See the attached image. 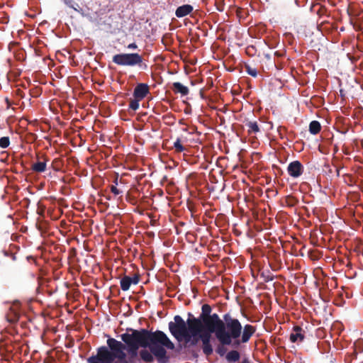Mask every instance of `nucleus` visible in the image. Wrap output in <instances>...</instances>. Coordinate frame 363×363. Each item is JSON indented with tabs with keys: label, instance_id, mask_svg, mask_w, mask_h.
<instances>
[{
	"label": "nucleus",
	"instance_id": "obj_1",
	"mask_svg": "<svg viewBox=\"0 0 363 363\" xmlns=\"http://www.w3.org/2000/svg\"><path fill=\"white\" fill-rule=\"evenodd\" d=\"M120 337L121 341L113 337L106 341L111 363H151L155 358L158 363H169L166 349L175 347L167 335L158 330L152 332L128 328Z\"/></svg>",
	"mask_w": 363,
	"mask_h": 363
},
{
	"label": "nucleus",
	"instance_id": "obj_2",
	"mask_svg": "<svg viewBox=\"0 0 363 363\" xmlns=\"http://www.w3.org/2000/svg\"><path fill=\"white\" fill-rule=\"evenodd\" d=\"M169 330L172 335L179 342L184 340L186 343L190 342V345H196L199 340L201 342V349L203 353L208 357L213 352V346L211 343V334L214 332H210L209 329H201L200 332L194 334L186 329L183 331L182 329L173 325L171 321L168 324Z\"/></svg>",
	"mask_w": 363,
	"mask_h": 363
},
{
	"label": "nucleus",
	"instance_id": "obj_3",
	"mask_svg": "<svg viewBox=\"0 0 363 363\" xmlns=\"http://www.w3.org/2000/svg\"><path fill=\"white\" fill-rule=\"evenodd\" d=\"M223 318L225 322L215 335L216 339L220 343L233 344V347H238L242 330L241 323L229 313H225Z\"/></svg>",
	"mask_w": 363,
	"mask_h": 363
},
{
	"label": "nucleus",
	"instance_id": "obj_4",
	"mask_svg": "<svg viewBox=\"0 0 363 363\" xmlns=\"http://www.w3.org/2000/svg\"><path fill=\"white\" fill-rule=\"evenodd\" d=\"M212 308L208 304H203L201 306V313L198 318L194 317L191 313H188L186 321L179 315L174 317L173 325L185 331L186 329L193 333L194 335L200 332V328L203 327V323H207L206 319L211 314Z\"/></svg>",
	"mask_w": 363,
	"mask_h": 363
},
{
	"label": "nucleus",
	"instance_id": "obj_5",
	"mask_svg": "<svg viewBox=\"0 0 363 363\" xmlns=\"http://www.w3.org/2000/svg\"><path fill=\"white\" fill-rule=\"evenodd\" d=\"M113 62L120 66H137L143 70L147 69V65L144 62L143 57L138 53H121L113 57Z\"/></svg>",
	"mask_w": 363,
	"mask_h": 363
},
{
	"label": "nucleus",
	"instance_id": "obj_6",
	"mask_svg": "<svg viewBox=\"0 0 363 363\" xmlns=\"http://www.w3.org/2000/svg\"><path fill=\"white\" fill-rule=\"evenodd\" d=\"M206 320L207 323H203V327L200 328V331L201 329H209L210 332H214L215 335L225 322L224 318L221 319L217 313L211 314Z\"/></svg>",
	"mask_w": 363,
	"mask_h": 363
},
{
	"label": "nucleus",
	"instance_id": "obj_7",
	"mask_svg": "<svg viewBox=\"0 0 363 363\" xmlns=\"http://www.w3.org/2000/svg\"><path fill=\"white\" fill-rule=\"evenodd\" d=\"M88 363H111L108 354V347L106 346L99 347L96 354L87 358Z\"/></svg>",
	"mask_w": 363,
	"mask_h": 363
},
{
	"label": "nucleus",
	"instance_id": "obj_8",
	"mask_svg": "<svg viewBox=\"0 0 363 363\" xmlns=\"http://www.w3.org/2000/svg\"><path fill=\"white\" fill-rule=\"evenodd\" d=\"M287 172L291 177L297 178L303 174V166L298 160L293 161L289 164Z\"/></svg>",
	"mask_w": 363,
	"mask_h": 363
},
{
	"label": "nucleus",
	"instance_id": "obj_9",
	"mask_svg": "<svg viewBox=\"0 0 363 363\" xmlns=\"http://www.w3.org/2000/svg\"><path fill=\"white\" fill-rule=\"evenodd\" d=\"M150 92L149 86L147 84L140 83L136 85L133 91V96L135 99H143Z\"/></svg>",
	"mask_w": 363,
	"mask_h": 363
},
{
	"label": "nucleus",
	"instance_id": "obj_10",
	"mask_svg": "<svg viewBox=\"0 0 363 363\" xmlns=\"http://www.w3.org/2000/svg\"><path fill=\"white\" fill-rule=\"evenodd\" d=\"M255 331V328L251 325L247 324L242 327V334L240 337V344L247 342Z\"/></svg>",
	"mask_w": 363,
	"mask_h": 363
},
{
	"label": "nucleus",
	"instance_id": "obj_11",
	"mask_svg": "<svg viewBox=\"0 0 363 363\" xmlns=\"http://www.w3.org/2000/svg\"><path fill=\"white\" fill-rule=\"evenodd\" d=\"M305 337V330L300 326L296 325L290 335V340L292 342H302Z\"/></svg>",
	"mask_w": 363,
	"mask_h": 363
},
{
	"label": "nucleus",
	"instance_id": "obj_12",
	"mask_svg": "<svg viewBox=\"0 0 363 363\" xmlns=\"http://www.w3.org/2000/svg\"><path fill=\"white\" fill-rule=\"evenodd\" d=\"M18 302L15 303L6 314V319L11 323L18 322L20 318V313L18 311Z\"/></svg>",
	"mask_w": 363,
	"mask_h": 363
},
{
	"label": "nucleus",
	"instance_id": "obj_13",
	"mask_svg": "<svg viewBox=\"0 0 363 363\" xmlns=\"http://www.w3.org/2000/svg\"><path fill=\"white\" fill-rule=\"evenodd\" d=\"M194 10V8L190 4H184L179 6L175 11V15L177 18H183L190 14Z\"/></svg>",
	"mask_w": 363,
	"mask_h": 363
},
{
	"label": "nucleus",
	"instance_id": "obj_14",
	"mask_svg": "<svg viewBox=\"0 0 363 363\" xmlns=\"http://www.w3.org/2000/svg\"><path fill=\"white\" fill-rule=\"evenodd\" d=\"M43 161H38L32 164L31 169L33 171L41 173L45 171L47 162L49 161L45 155L42 156Z\"/></svg>",
	"mask_w": 363,
	"mask_h": 363
},
{
	"label": "nucleus",
	"instance_id": "obj_15",
	"mask_svg": "<svg viewBox=\"0 0 363 363\" xmlns=\"http://www.w3.org/2000/svg\"><path fill=\"white\" fill-rule=\"evenodd\" d=\"M172 90L174 91V93H179L182 96H186L187 94H189V88L186 86H184L180 82H174L172 84Z\"/></svg>",
	"mask_w": 363,
	"mask_h": 363
},
{
	"label": "nucleus",
	"instance_id": "obj_16",
	"mask_svg": "<svg viewBox=\"0 0 363 363\" xmlns=\"http://www.w3.org/2000/svg\"><path fill=\"white\" fill-rule=\"evenodd\" d=\"M240 354L237 350H231L225 354V359L229 363H235L240 360Z\"/></svg>",
	"mask_w": 363,
	"mask_h": 363
},
{
	"label": "nucleus",
	"instance_id": "obj_17",
	"mask_svg": "<svg viewBox=\"0 0 363 363\" xmlns=\"http://www.w3.org/2000/svg\"><path fill=\"white\" fill-rule=\"evenodd\" d=\"M245 125L247 127L249 135L256 134L260 131V128L257 121H247Z\"/></svg>",
	"mask_w": 363,
	"mask_h": 363
},
{
	"label": "nucleus",
	"instance_id": "obj_18",
	"mask_svg": "<svg viewBox=\"0 0 363 363\" xmlns=\"http://www.w3.org/2000/svg\"><path fill=\"white\" fill-rule=\"evenodd\" d=\"M11 341L0 340V353L3 354L4 352L9 353V357H11V354L12 352V346L11 345Z\"/></svg>",
	"mask_w": 363,
	"mask_h": 363
},
{
	"label": "nucleus",
	"instance_id": "obj_19",
	"mask_svg": "<svg viewBox=\"0 0 363 363\" xmlns=\"http://www.w3.org/2000/svg\"><path fill=\"white\" fill-rule=\"evenodd\" d=\"M321 130L320 123L317 121H313L309 124V132L313 135L318 134Z\"/></svg>",
	"mask_w": 363,
	"mask_h": 363
},
{
	"label": "nucleus",
	"instance_id": "obj_20",
	"mask_svg": "<svg viewBox=\"0 0 363 363\" xmlns=\"http://www.w3.org/2000/svg\"><path fill=\"white\" fill-rule=\"evenodd\" d=\"M286 206L288 207H294L298 203V199L292 195H288L284 199Z\"/></svg>",
	"mask_w": 363,
	"mask_h": 363
},
{
	"label": "nucleus",
	"instance_id": "obj_21",
	"mask_svg": "<svg viewBox=\"0 0 363 363\" xmlns=\"http://www.w3.org/2000/svg\"><path fill=\"white\" fill-rule=\"evenodd\" d=\"M131 285L130 277L128 276H124L121 279V288L123 291H126L130 289Z\"/></svg>",
	"mask_w": 363,
	"mask_h": 363
},
{
	"label": "nucleus",
	"instance_id": "obj_22",
	"mask_svg": "<svg viewBox=\"0 0 363 363\" xmlns=\"http://www.w3.org/2000/svg\"><path fill=\"white\" fill-rule=\"evenodd\" d=\"M226 345H232L233 346V344H228H228H223V343H220L219 342V345L216 347V352L220 357H223L225 354H226L227 349L225 347Z\"/></svg>",
	"mask_w": 363,
	"mask_h": 363
},
{
	"label": "nucleus",
	"instance_id": "obj_23",
	"mask_svg": "<svg viewBox=\"0 0 363 363\" xmlns=\"http://www.w3.org/2000/svg\"><path fill=\"white\" fill-rule=\"evenodd\" d=\"M51 167L52 169L55 172H59L61 170L62 167V162L60 158H55L51 164Z\"/></svg>",
	"mask_w": 363,
	"mask_h": 363
},
{
	"label": "nucleus",
	"instance_id": "obj_24",
	"mask_svg": "<svg viewBox=\"0 0 363 363\" xmlns=\"http://www.w3.org/2000/svg\"><path fill=\"white\" fill-rule=\"evenodd\" d=\"M173 147L175 149V152L177 153L182 152L185 150L182 144V140L179 138H177L176 141L174 143Z\"/></svg>",
	"mask_w": 363,
	"mask_h": 363
},
{
	"label": "nucleus",
	"instance_id": "obj_25",
	"mask_svg": "<svg viewBox=\"0 0 363 363\" xmlns=\"http://www.w3.org/2000/svg\"><path fill=\"white\" fill-rule=\"evenodd\" d=\"M140 99L134 98L133 99H130L129 104V108L133 111H136L139 108V101Z\"/></svg>",
	"mask_w": 363,
	"mask_h": 363
},
{
	"label": "nucleus",
	"instance_id": "obj_26",
	"mask_svg": "<svg viewBox=\"0 0 363 363\" xmlns=\"http://www.w3.org/2000/svg\"><path fill=\"white\" fill-rule=\"evenodd\" d=\"M10 145V139L9 137H2L0 138V147L3 149L7 148Z\"/></svg>",
	"mask_w": 363,
	"mask_h": 363
},
{
	"label": "nucleus",
	"instance_id": "obj_27",
	"mask_svg": "<svg viewBox=\"0 0 363 363\" xmlns=\"http://www.w3.org/2000/svg\"><path fill=\"white\" fill-rule=\"evenodd\" d=\"M63 2L69 7L73 9L74 10L79 11L77 7H79V4L74 3L72 0H62Z\"/></svg>",
	"mask_w": 363,
	"mask_h": 363
},
{
	"label": "nucleus",
	"instance_id": "obj_28",
	"mask_svg": "<svg viewBox=\"0 0 363 363\" xmlns=\"http://www.w3.org/2000/svg\"><path fill=\"white\" fill-rule=\"evenodd\" d=\"M245 52L249 56H254L256 55L257 49L254 45H249L246 48Z\"/></svg>",
	"mask_w": 363,
	"mask_h": 363
},
{
	"label": "nucleus",
	"instance_id": "obj_29",
	"mask_svg": "<svg viewBox=\"0 0 363 363\" xmlns=\"http://www.w3.org/2000/svg\"><path fill=\"white\" fill-rule=\"evenodd\" d=\"M245 70L248 74L253 77H256L257 76V72L255 68H252L250 65H245Z\"/></svg>",
	"mask_w": 363,
	"mask_h": 363
},
{
	"label": "nucleus",
	"instance_id": "obj_30",
	"mask_svg": "<svg viewBox=\"0 0 363 363\" xmlns=\"http://www.w3.org/2000/svg\"><path fill=\"white\" fill-rule=\"evenodd\" d=\"M3 252L6 257H10L13 261H16L18 259L16 253L11 252L9 250H3Z\"/></svg>",
	"mask_w": 363,
	"mask_h": 363
},
{
	"label": "nucleus",
	"instance_id": "obj_31",
	"mask_svg": "<svg viewBox=\"0 0 363 363\" xmlns=\"http://www.w3.org/2000/svg\"><path fill=\"white\" fill-rule=\"evenodd\" d=\"M140 281V275L139 274H135L133 278L130 277V283L131 284H138Z\"/></svg>",
	"mask_w": 363,
	"mask_h": 363
},
{
	"label": "nucleus",
	"instance_id": "obj_32",
	"mask_svg": "<svg viewBox=\"0 0 363 363\" xmlns=\"http://www.w3.org/2000/svg\"><path fill=\"white\" fill-rule=\"evenodd\" d=\"M110 189H111V191L114 194V195H118L121 193V191L117 189V187L116 186V185H111L110 186Z\"/></svg>",
	"mask_w": 363,
	"mask_h": 363
},
{
	"label": "nucleus",
	"instance_id": "obj_33",
	"mask_svg": "<svg viewBox=\"0 0 363 363\" xmlns=\"http://www.w3.org/2000/svg\"><path fill=\"white\" fill-rule=\"evenodd\" d=\"M307 1L308 0H295V3L298 7L304 6Z\"/></svg>",
	"mask_w": 363,
	"mask_h": 363
},
{
	"label": "nucleus",
	"instance_id": "obj_34",
	"mask_svg": "<svg viewBox=\"0 0 363 363\" xmlns=\"http://www.w3.org/2000/svg\"><path fill=\"white\" fill-rule=\"evenodd\" d=\"M127 48H128V49H130V50H135V49H137V48H138V45H137V44H136L135 43H133L129 44V45L127 46Z\"/></svg>",
	"mask_w": 363,
	"mask_h": 363
},
{
	"label": "nucleus",
	"instance_id": "obj_35",
	"mask_svg": "<svg viewBox=\"0 0 363 363\" xmlns=\"http://www.w3.org/2000/svg\"><path fill=\"white\" fill-rule=\"evenodd\" d=\"M216 5L218 11H223V4L220 3V4H218V3L216 2Z\"/></svg>",
	"mask_w": 363,
	"mask_h": 363
},
{
	"label": "nucleus",
	"instance_id": "obj_36",
	"mask_svg": "<svg viewBox=\"0 0 363 363\" xmlns=\"http://www.w3.org/2000/svg\"><path fill=\"white\" fill-rule=\"evenodd\" d=\"M21 93H22V91L21 89L17 90V94H19L21 97H23V95L21 94Z\"/></svg>",
	"mask_w": 363,
	"mask_h": 363
},
{
	"label": "nucleus",
	"instance_id": "obj_37",
	"mask_svg": "<svg viewBox=\"0 0 363 363\" xmlns=\"http://www.w3.org/2000/svg\"><path fill=\"white\" fill-rule=\"evenodd\" d=\"M324 9L320 7V9L318 10V11L317 12L318 14H320L321 13V11L323 10Z\"/></svg>",
	"mask_w": 363,
	"mask_h": 363
},
{
	"label": "nucleus",
	"instance_id": "obj_38",
	"mask_svg": "<svg viewBox=\"0 0 363 363\" xmlns=\"http://www.w3.org/2000/svg\"><path fill=\"white\" fill-rule=\"evenodd\" d=\"M114 183H115L116 185L118 184V179L117 178L114 180Z\"/></svg>",
	"mask_w": 363,
	"mask_h": 363
},
{
	"label": "nucleus",
	"instance_id": "obj_39",
	"mask_svg": "<svg viewBox=\"0 0 363 363\" xmlns=\"http://www.w3.org/2000/svg\"><path fill=\"white\" fill-rule=\"evenodd\" d=\"M6 102H7L8 105L9 106V99H6Z\"/></svg>",
	"mask_w": 363,
	"mask_h": 363
},
{
	"label": "nucleus",
	"instance_id": "obj_40",
	"mask_svg": "<svg viewBox=\"0 0 363 363\" xmlns=\"http://www.w3.org/2000/svg\"><path fill=\"white\" fill-rule=\"evenodd\" d=\"M266 57H267V58H269V55H267Z\"/></svg>",
	"mask_w": 363,
	"mask_h": 363
}]
</instances>
